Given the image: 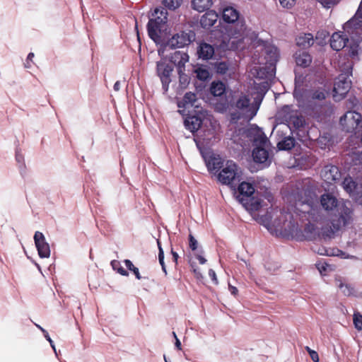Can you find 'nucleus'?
Wrapping results in <instances>:
<instances>
[{
  "label": "nucleus",
  "mask_w": 362,
  "mask_h": 362,
  "mask_svg": "<svg viewBox=\"0 0 362 362\" xmlns=\"http://www.w3.org/2000/svg\"><path fill=\"white\" fill-rule=\"evenodd\" d=\"M197 100V96L194 93H186L183 98L177 102V106L180 109L179 112L185 115V109H188L192 107H198V105L196 104Z\"/></svg>",
  "instance_id": "dca6fc26"
},
{
  "label": "nucleus",
  "mask_w": 362,
  "mask_h": 362,
  "mask_svg": "<svg viewBox=\"0 0 362 362\" xmlns=\"http://www.w3.org/2000/svg\"><path fill=\"white\" fill-rule=\"evenodd\" d=\"M339 250L337 251V252H334L332 250H327V249H322V251H318V253L322 255H327V256H335L339 255L338 254Z\"/></svg>",
  "instance_id": "c03bdc74"
},
{
  "label": "nucleus",
  "mask_w": 362,
  "mask_h": 362,
  "mask_svg": "<svg viewBox=\"0 0 362 362\" xmlns=\"http://www.w3.org/2000/svg\"><path fill=\"white\" fill-rule=\"evenodd\" d=\"M327 267V265L324 264H317V269H318L319 272H320V274H322L323 272L326 271Z\"/></svg>",
  "instance_id": "3c124183"
},
{
  "label": "nucleus",
  "mask_w": 362,
  "mask_h": 362,
  "mask_svg": "<svg viewBox=\"0 0 362 362\" xmlns=\"http://www.w3.org/2000/svg\"><path fill=\"white\" fill-rule=\"evenodd\" d=\"M45 338L47 339V340L49 342V344H50V345H51L52 348L53 349V350L54 351V352L57 354V351H56V349H55V346H54V342H53V341L51 339V338L49 337V336L48 333H46V334H45Z\"/></svg>",
  "instance_id": "8fccbe9b"
},
{
  "label": "nucleus",
  "mask_w": 362,
  "mask_h": 362,
  "mask_svg": "<svg viewBox=\"0 0 362 362\" xmlns=\"http://www.w3.org/2000/svg\"><path fill=\"white\" fill-rule=\"evenodd\" d=\"M346 203L347 202L339 204L338 211L339 218L337 221H332L333 228L336 230L349 223L350 221L351 220L352 210L346 204Z\"/></svg>",
  "instance_id": "f8f14e48"
},
{
  "label": "nucleus",
  "mask_w": 362,
  "mask_h": 362,
  "mask_svg": "<svg viewBox=\"0 0 362 362\" xmlns=\"http://www.w3.org/2000/svg\"><path fill=\"white\" fill-rule=\"evenodd\" d=\"M347 40V37H343L339 33H335L330 39V46L333 49L339 51L344 47Z\"/></svg>",
  "instance_id": "aec40b11"
},
{
  "label": "nucleus",
  "mask_w": 362,
  "mask_h": 362,
  "mask_svg": "<svg viewBox=\"0 0 362 362\" xmlns=\"http://www.w3.org/2000/svg\"><path fill=\"white\" fill-rule=\"evenodd\" d=\"M164 360H165V362H168L167 358H166V357H165V356H164Z\"/></svg>",
  "instance_id": "774afa93"
},
{
  "label": "nucleus",
  "mask_w": 362,
  "mask_h": 362,
  "mask_svg": "<svg viewBox=\"0 0 362 362\" xmlns=\"http://www.w3.org/2000/svg\"><path fill=\"white\" fill-rule=\"evenodd\" d=\"M264 52L268 55L270 71H266L264 67L255 66L250 70V74L257 78H270L274 76V64L277 61L279 52L276 47L267 46L264 47Z\"/></svg>",
  "instance_id": "6e6552de"
},
{
  "label": "nucleus",
  "mask_w": 362,
  "mask_h": 362,
  "mask_svg": "<svg viewBox=\"0 0 362 362\" xmlns=\"http://www.w3.org/2000/svg\"><path fill=\"white\" fill-rule=\"evenodd\" d=\"M296 112H295L293 110L291 106L289 105H285L278 112V115L279 117H281L282 119H284L286 122V116L285 115H294Z\"/></svg>",
  "instance_id": "473e14b6"
},
{
  "label": "nucleus",
  "mask_w": 362,
  "mask_h": 362,
  "mask_svg": "<svg viewBox=\"0 0 362 362\" xmlns=\"http://www.w3.org/2000/svg\"><path fill=\"white\" fill-rule=\"evenodd\" d=\"M34 241L39 256L41 258L49 257L51 253L49 245L46 241L45 235L41 232H35L34 235Z\"/></svg>",
  "instance_id": "4468645a"
},
{
  "label": "nucleus",
  "mask_w": 362,
  "mask_h": 362,
  "mask_svg": "<svg viewBox=\"0 0 362 362\" xmlns=\"http://www.w3.org/2000/svg\"><path fill=\"white\" fill-rule=\"evenodd\" d=\"M286 119V122L289 124H293L296 128H300L304 124V119L301 117H298L297 113L294 115H285Z\"/></svg>",
  "instance_id": "cd10ccee"
},
{
  "label": "nucleus",
  "mask_w": 362,
  "mask_h": 362,
  "mask_svg": "<svg viewBox=\"0 0 362 362\" xmlns=\"http://www.w3.org/2000/svg\"><path fill=\"white\" fill-rule=\"evenodd\" d=\"M310 356L314 362H319V356L315 351H310Z\"/></svg>",
  "instance_id": "09e8293b"
},
{
  "label": "nucleus",
  "mask_w": 362,
  "mask_h": 362,
  "mask_svg": "<svg viewBox=\"0 0 362 362\" xmlns=\"http://www.w3.org/2000/svg\"><path fill=\"white\" fill-rule=\"evenodd\" d=\"M112 268L115 270H117L118 273H119L122 276H127L128 272L119 266V262L118 261L114 260L111 262Z\"/></svg>",
  "instance_id": "4c0bfd02"
},
{
  "label": "nucleus",
  "mask_w": 362,
  "mask_h": 362,
  "mask_svg": "<svg viewBox=\"0 0 362 362\" xmlns=\"http://www.w3.org/2000/svg\"><path fill=\"white\" fill-rule=\"evenodd\" d=\"M147 28L149 37L156 43L163 42L167 35V24L158 23L157 20H149Z\"/></svg>",
  "instance_id": "9b49d317"
},
{
  "label": "nucleus",
  "mask_w": 362,
  "mask_h": 362,
  "mask_svg": "<svg viewBox=\"0 0 362 362\" xmlns=\"http://www.w3.org/2000/svg\"><path fill=\"white\" fill-rule=\"evenodd\" d=\"M197 258L198 259L200 264H204L206 263V259L200 254L196 255Z\"/></svg>",
  "instance_id": "603ef678"
},
{
  "label": "nucleus",
  "mask_w": 362,
  "mask_h": 362,
  "mask_svg": "<svg viewBox=\"0 0 362 362\" xmlns=\"http://www.w3.org/2000/svg\"><path fill=\"white\" fill-rule=\"evenodd\" d=\"M198 54L204 59H211L214 54V47L207 43H201L198 49Z\"/></svg>",
  "instance_id": "5701e85b"
},
{
  "label": "nucleus",
  "mask_w": 362,
  "mask_h": 362,
  "mask_svg": "<svg viewBox=\"0 0 362 362\" xmlns=\"http://www.w3.org/2000/svg\"><path fill=\"white\" fill-rule=\"evenodd\" d=\"M346 71L341 74L336 79L334 85V98L335 100H339L349 92L351 81L349 76L351 74V64L346 66Z\"/></svg>",
  "instance_id": "1a4fd4ad"
},
{
  "label": "nucleus",
  "mask_w": 362,
  "mask_h": 362,
  "mask_svg": "<svg viewBox=\"0 0 362 362\" xmlns=\"http://www.w3.org/2000/svg\"><path fill=\"white\" fill-rule=\"evenodd\" d=\"M294 57L296 64L303 67L308 66L312 62L310 55L305 51L296 52Z\"/></svg>",
  "instance_id": "4be33fe9"
},
{
  "label": "nucleus",
  "mask_w": 362,
  "mask_h": 362,
  "mask_svg": "<svg viewBox=\"0 0 362 362\" xmlns=\"http://www.w3.org/2000/svg\"><path fill=\"white\" fill-rule=\"evenodd\" d=\"M119 89H120V82L117 81L114 85V90L115 91H118V90H119Z\"/></svg>",
  "instance_id": "052dcab7"
},
{
  "label": "nucleus",
  "mask_w": 362,
  "mask_h": 362,
  "mask_svg": "<svg viewBox=\"0 0 362 362\" xmlns=\"http://www.w3.org/2000/svg\"><path fill=\"white\" fill-rule=\"evenodd\" d=\"M296 44L303 48L310 47L313 44V36L310 33H305L296 38Z\"/></svg>",
  "instance_id": "b1692460"
},
{
  "label": "nucleus",
  "mask_w": 362,
  "mask_h": 362,
  "mask_svg": "<svg viewBox=\"0 0 362 362\" xmlns=\"http://www.w3.org/2000/svg\"><path fill=\"white\" fill-rule=\"evenodd\" d=\"M195 40V34L193 31L189 30L188 33L186 32H180L178 33L175 34L172 36L170 39L168 40L166 44L161 47L158 49V54L162 58H165L167 54H165V50L167 47H170L171 49L180 48L183 47L186 45H188L191 42Z\"/></svg>",
  "instance_id": "0eeeda50"
},
{
  "label": "nucleus",
  "mask_w": 362,
  "mask_h": 362,
  "mask_svg": "<svg viewBox=\"0 0 362 362\" xmlns=\"http://www.w3.org/2000/svg\"><path fill=\"white\" fill-rule=\"evenodd\" d=\"M195 73L197 74V77L202 81H205L210 76L208 69L205 67H198L195 70Z\"/></svg>",
  "instance_id": "72a5a7b5"
},
{
  "label": "nucleus",
  "mask_w": 362,
  "mask_h": 362,
  "mask_svg": "<svg viewBox=\"0 0 362 362\" xmlns=\"http://www.w3.org/2000/svg\"><path fill=\"white\" fill-rule=\"evenodd\" d=\"M235 106L239 111L237 118L243 117L246 120H250L257 112L259 107L251 104L250 99L243 94L240 95L235 101Z\"/></svg>",
  "instance_id": "9d476101"
},
{
  "label": "nucleus",
  "mask_w": 362,
  "mask_h": 362,
  "mask_svg": "<svg viewBox=\"0 0 362 362\" xmlns=\"http://www.w3.org/2000/svg\"><path fill=\"white\" fill-rule=\"evenodd\" d=\"M194 272L195 276L197 279H202V275L201 272L199 270L194 269Z\"/></svg>",
  "instance_id": "bf43d9fd"
},
{
  "label": "nucleus",
  "mask_w": 362,
  "mask_h": 362,
  "mask_svg": "<svg viewBox=\"0 0 362 362\" xmlns=\"http://www.w3.org/2000/svg\"><path fill=\"white\" fill-rule=\"evenodd\" d=\"M246 134L256 146L252 151L254 161L259 163L267 162L269 158V153L266 149L268 140L264 132L258 127L252 125L247 130Z\"/></svg>",
  "instance_id": "20e7f679"
},
{
  "label": "nucleus",
  "mask_w": 362,
  "mask_h": 362,
  "mask_svg": "<svg viewBox=\"0 0 362 362\" xmlns=\"http://www.w3.org/2000/svg\"><path fill=\"white\" fill-rule=\"evenodd\" d=\"M255 218L272 233L294 235L300 230L298 221L290 213L275 211L265 215L258 214Z\"/></svg>",
  "instance_id": "f03ea898"
},
{
  "label": "nucleus",
  "mask_w": 362,
  "mask_h": 362,
  "mask_svg": "<svg viewBox=\"0 0 362 362\" xmlns=\"http://www.w3.org/2000/svg\"><path fill=\"white\" fill-rule=\"evenodd\" d=\"M218 20V14L214 11H210L206 12L201 18L200 23L202 27L209 28L213 26Z\"/></svg>",
  "instance_id": "412c9836"
},
{
  "label": "nucleus",
  "mask_w": 362,
  "mask_h": 362,
  "mask_svg": "<svg viewBox=\"0 0 362 362\" xmlns=\"http://www.w3.org/2000/svg\"><path fill=\"white\" fill-rule=\"evenodd\" d=\"M124 264H125V266L128 268V269L134 272V274H135L136 279H141V276H140V273H139V269L136 267L134 266V264H132V262L129 260V259H125L124 260Z\"/></svg>",
  "instance_id": "c9c22d12"
},
{
  "label": "nucleus",
  "mask_w": 362,
  "mask_h": 362,
  "mask_svg": "<svg viewBox=\"0 0 362 362\" xmlns=\"http://www.w3.org/2000/svg\"><path fill=\"white\" fill-rule=\"evenodd\" d=\"M294 145L295 141L291 137H287L278 144L279 149L281 150H290L294 146Z\"/></svg>",
  "instance_id": "2f4dec72"
},
{
  "label": "nucleus",
  "mask_w": 362,
  "mask_h": 362,
  "mask_svg": "<svg viewBox=\"0 0 362 362\" xmlns=\"http://www.w3.org/2000/svg\"><path fill=\"white\" fill-rule=\"evenodd\" d=\"M327 93L322 90H317L313 91L308 96L309 101H322L325 99Z\"/></svg>",
  "instance_id": "c756f323"
},
{
  "label": "nucleus",
  "mask_w": 362,
  "mask_h": 362,
  "mask_svg": "<svg viewBox=\"0 0 362 362\" xmlns=\"http://www.w3.org/2000/svg\"><path fill=\"white\" fill-rule=\"evenodd\" d=\"M228 69V66L226 62H219L216 64V70L217 73L223 74Z\"/></svg>",
  "instance_id": "ea45409f"
},
{
  "label": "nucleus",
  "mask_w": 362,
  "mask_h": 362,
  "mask_svg": "<svg viewBox=\"0 0 362 362\" xmlns=\"http://www.w3.org/2000/svg\"><path fill=\"white\" fill-rule=\"evenodd\" d=\"M175 345L177 349H179V350L182 349L181 342L178 338H176Z\"/></svg>",
  "instance_id": "13d9d810"
},
{
  "label": "nucleus",
  "mask_w": 362,
  "mask_h": 362,
  "mask_svg": "<svg viewBox=\"0 0 362 362\" xmlns=\"http://www.w3.org/2000/svg\"><path fill=\"white\" fill-rule=\"evenodd\" d=\"M212 5V0H192V8L199 11L203 12L209 9Z\"/></svg>",
  "instance_id": "393cba45"
},
{
  "label": "nucleus",
  "mask_w": 362,
  "mask_h": 362,
  "mask_svg": "<svg viewBox=\"0 0 362 362\" xmlns=\"http://www.w3.org/2000/svg\"><path fill=\"white\" fill-rule=\"evenodd\" d=\"M34 57V54L33 53H30L28 56V58H27V62H26V66L27 67H29L30 65V63H29V61H32L33 58Z\"/></svg>",
  "instance_id": "6e6d98bb"
},
{
  "label": "nucleus",
  "mask_w": 362,
  "mask_h": 362,
  "mask_svg": "<svg viewBox=\"0 0 362 362\" xmlns=\"http://www.w3.org/2000/svg\"><path fill=\"white\" fill-rule=\"evenodd\" d=\"M362 116L354 111L347 112L341 119V123L346 128V131L351 132L359 129L360 121Z\"/></svg>",
  "instance_id": "ddd939ff"
},
{
  "label": "nucleus",
  "mask_w": 362,
  "mask_h": 362,
  "mask_svg": "<svg viewBox=\"0 0 362 362\" xmlns=\"http://www.w3.org/2000/svg\"><path fill=\"white\" fill-rule=\"evenodd\" d=\"M339 287L345 296H350L351 294V289L347 285L341 283Z\"/></svg>",
  "instance_id": "a18cd8bd"
},
{
  "label": "nucleus",
  "mask_w": 362,
  "mask_h": 362,
  "mask_svg": "<svg viewBox=\"0 0 362 362\" xmlns=\"http://www.w3.org/2000/svg\"><path fill=\"white\" fill-rule=\"evenodd\" d=\"M342 185L344 189L349 194L353 193L356 187V183L350 177L344 178Z\"/></svg>",
  "instance_id": "7c9ffc66"
},
{
  "label": "nucleus",
  "mask_w": 362,
  "mask_h": 362,
  "mask_svg": "<svg viewBox=\"0 0 362 362\" xmlns=\"http://www.w3.org/2000/svg\"><path fill=\"white\" fill-rule=\"evenodd\" d=\"M319 1L324 7L330 8L332 6L337 4L338 0H317Z\"/></svg>",
  "instance_id": "37998d69"
},
{
  "label": "nucleus",
  "mask_w": 362,
  "mask_h": 362,
  "mask_svg": "<svg viewBox=\"0 0 362 362\" xmlns=\"http://www.w3.org/2000/svg\"><path fill=\"white\" fill-rule=\"evenodd\" d=\"M237 199L247 211L251 213L263 211L262 208L264 205L262 204V200L252 196L255 192L252 185L243 182L239 185Z\"/></svg>",
  "instance_id": "423d86ee"
},
{
  "label": "nucleus",
  "mask_w": 362,
  "mask_h": 362,
  "mask_svg": "<svg viewBox=\"0 0 362 362\" xmlns=\"http://www.w3.org/2000/svg\"><path fill=\"white\" fill-rule=\"evenodd\" d=\"M167 15H168V12L165 8H156L154 10V13L153 14V16H154L155 17H154V18H151V20H157L158 23L166 24Z\"/></svg>",
  "instance_id": "bb28decb"
},
{
  "label": "nucleus",
  "mask_w": 362,
  "mask_h": 362,
  "mask_svg": "<svg viewBox=\"0 0 362 362\" xmlns=\"http://www.w3.org/2000/svg\"><path fill=\"white\" fill-rule=\"evenodd\" d=\"M180 75V81L182 84H184V85H186L188 83V78L187 76V75H185L184 74V71H182V73L179 74Z\"/></svg>",
  "instance_id": "49530a36"
},
{
  "label": "nucleus",
  "mask_w": 362,
  "mask_h": 362,
  "mask_svg": "<svg viewBox=\"0 0 362 362\" xmlns=\"http://www.w3.org/2000/svg\"><path fill=\"white\" fill-rule=\"evenodd\" d=\"M226 90V87L222 82H213L211 86V93L215 96L221 95Z\"/></svg>",
  "instance_id": "c85d7f7f"
},
{
  "label": "nucleus",
  "mask_w": 362,
  "mask_h": 362,
  "mask_svg": "<svg viewBox=\"0 0 362 362\" xmlns=\"http://www.w3.org/2000/svg\"><path fill=\"white\" fill-rule=\"evenodd\" d=\"M40 330L45 334L47 332V331L45 329H44L42 327H41L40 326H37Z\"/></svg>",
  "instance_id": "0e129e2a"
},
{
  "label": "nucleus",
  "mask_w": 362,
  "mask_h": 362,
  "mask_svg": "<svg viewBox=\"0 0 362 362\" xmlns=\"http://www.w3.org/2000/svg\"><path fill=\"white\" fill-rule=\"evenodd\" d=\"M209 276L211 278L212 281L214 282L215 284H218L216 274L213 269H209Z\"/></svg>",
  "instance_id": "de8ad7c7"
},
{
  "label": "nucleus",
  "mask_w": 362,
  "mask_h": 362,
  "mask_svg": "<svg viewBox=\"0 0 362 362\" xmlns=\"http://www.w3.org/2000/svg\"><path fill=\"white\" fill-rule=\"evenodd\" d=\"M229 290L231 292V293L234 296H235L238 293V289L231 285H229Z\"/></svg>",
  "instance_id": "4d7b16f0"
},
{
  "label": "nucleus",
  "mask_w": 362,
  "mask_h": 362,
  "mask_svg": "<svg viewBox=\"0 0 362 362\" xmlns=\"http://www.w3.org/2000/svg\"><path fill=\"white\" fill-rule=\"evenodd\" d=\"M157 244H158V249H159V254H158L159 262H160V265L162 267L163 271L165 274H167V271H166L165 266V264H164V253H163V249L161 247V245H160L159 240H157Z\"/></svg>",
  "instance_id": "e433bc0d"
},
{
  "label": "nucleus",
  "mask_w": 362,
  "mask_h": 362,
  "mask_svg": "<svg viewBox=\"0 0 362 362\" xmlns=\"http://www.w3.org/2000/svg\"><path fill=\"white\" fill-rule=\"evenodd\" d=\"M172 254H173V258H174L175 261H177V259L178 258L177 253L175 252L172 251Z\"/></svg>",
  "instance_id": "680f3d73"
},
{
  "label": "nucleus",
  "mask_w": 362,
  "mask_h": 362,
  "mask_svg": "<svg viewBox=\"0 0 362 362\" xmlns=\"http://www.w3.org/2000/svg\"><path fill=\"white\" fill-rule=\"evenodd\" d=\"M354 324L355 327L358 329H362V315L359 313H355L354 315Z\"/></svg>",
  "instance_id": "58836bf2"
},
{
  "label": "nucleus",
  "mask_w": 362,
  "mask_h": 362,
  "mask_svg": "<svg viewBox=\"0 0 362 362\" xmlns=\"http://www.w3.org/2000/svg\"><path fill=\"white\" fill-rule=\"evenodd\" d=\"M296 0H279L281 6L286 8H291L296 4Z\"/></svg>",
  "instance_id": "a19ab883"
},
{
  "label": "nucleus",
  "mask_w": 362,
  "mask_h": 362,
  "mask_svg": "<svg viewBox=\"0 0 362 362\" xmlns=\"http://www.w3.org/2000/svg\"><path fill=\"white\" fill-rule=\"evenodd\" d=\"M361 128L362 129V119H361L360 121V126H359V129Z\"/></svg>",
  "instance_id": "338daca9"
},
{
  "label": "nucleus",
  "mask_w": 362,
  "mask_h": 362,
  "mask_svg": "<svg viewBox=\"0 0 362 362\" xmlns=\"http://www.w3.org/2000/svg\"><path fill=\"white\" fill-rule=\"evenodd\" d=\"M320 204L322 207L327 211H332L336 207H339L337 199L330 194H322L320 197Z\"/></svg>",
  "instance_id": "6ab92c4d"
},
{
  "label": "nucleus",
  "mask_w": 362,
  "mask_h": 362,
  "mask_svg": "<svg viewBox=\"0 0 362 362\" xmlns=\"http://www.w3.org/2000/svg\"><path fill=\"white\" fill-rule=\"evenodd\" d=\"M341 174L337 167L326 166L321 172V177L327 183H331L340 178Z\"/></svg>",
  "instance_id": "a211bd4d"
},
{
  "label": "nucleus",
  "mask_w": 362,
  "mask_h": 362,
  "mask_svg": "<svg viewBox=\"0 0 362 362\" xmlns=\"http://www.w3.org/2000/svg\"><path fill=\"white\" fill-rule=\"evenodd\" d=\"M189 246L193 251L198 247V242L192 234L189 235Z\"/></svg>",
  "instance_id": "79ce46f5"
},
{
  "label": "nucleus",
  "mask_w": 362,
  "mask_h": 362,
  "mask_svg": "<svg viewBox=\"0 0 362 362\" xmlns=\"http://www.w3.org/2000/svg\"><path fill=\"white\" fill-rule=\"evenodd\" d=\"M358 47L355 46L354 47L351 48L349 53L351 56L354 57L358 54Z\"/></svg>",
  "instance_id": "5fc2aeb1"
},
{
  "label": "nucleus",
  "mask_w": 362,
  "mask_h": 362,
  "mask_svg": "<svg viewBox=\"0 0 362 362\" xmlns=\"http://www.w3.org/2000/svg\"><path fill=\"white\" fill-rule=\"evenodd\" d=\"M173 70V67L164 62H158L157 63V73L165 90H168V85L170 82V74Z\"/></svg>",
  "instance_id": "2eb2a0df"
},
{
  "label": "nucleus",
  "mask_w": 362,
  "mask_h": 362,
  "mask_svg": "<svg viewBox=\"0 0 362 362\" xmlns=\"http://www.w3.org/2000/svg\"><path fill=\"white\" fill-rule=\"evenodd\" d=\"M173 337H174L175 339L176 340V338H177V337L175 332H173Z\"/></svg>",
  "instance_id": "69168bd1"
},
{
  "label": "nucleus",
  "mask_w": 362,
  "mask_h": 362,
  "mask_svg": "<svg viewBox=\"0 0 362 362\" xmlns=\"http://www.w3.org/2000/svg\"><path fill=\"white\" fill-rule=\"evenodd\" d=\"M329 35L327 31H322L320 33H317V38L322 37V38H326Z\"/></svg>",
  "instance_id": "864d4df0"
},
{
  "label": "nucleus",
  "mask_w": 362,
  "mask_h": 362,
  "mask_svg": "<svg viewBox=\"0 0 362 362\" xmlns=\"http://www.w3.org/2000/svg\"><path fill=\"white\" fill-rule=\"evenodd\" d=\"M222 19L229 24L223 40V48L237 49L242 48L245 39L249 38L254 45H261L263 41L258 40L254 32L247 30L239 11L233 6H226L222 11Z\"/></svg>",
  "instance_id": "f257e3e1"
},
{
  "label": "nucleus",
  "mask_w": 362,
  "mask_h": 362,
  "mask_svg": "<svg viewBox=\"0 0 362 362\" xmlns=\"http://www.w3.org/2000/svg\"><path fill=\"white\" fill-rule=\"evenodd\" d=\"M288 199L294 202L296 209L307 217L309 221H318L320 218L319 210L317 208V196L307 189H301L292 194Z\"/></svg>",
  "instance_id": "7ed1b4c3"
},
{
  "label": "nucleus",
  "mask_w": 362,
  "mask_h": 362,
  "mask_svg": "<svg viewBox=\"0 0 362 362\" xmlns=\"http://www.w3.org/2000/svg\"><path fill=\"white\" fill-rule=\"evenodd\" d=\"M170 60L173 63L180 74L185 71V65L189 61V56L186 52L176 51L170 56Z\"/></svg>",
  "instance_id": "f3484780"
},
{
  "label": "nucleus",
  "mask_w": 362,
  "mask_h": 362,
  "mask_svg": "<svg viewBox=\"0 0 362 362\" xmlns=\"http://www.w3.org/2000/svg\"><path fill=\"white\" fill-rule=\"evenodd\" d=\"M202 124V121L197 117H189L185 120V125L191 132L197 130Z\"/></svg>",
  "instance_id": "a878e982"
},
{
  "label": "nucleus",
  "mask_w": 362,
  "mask_h": 362,
  "mask_svg": "<svg viewBox=\"0 0 362 362\" xmlns=\"http://www.w3.org/2000/svg\"><path fill=\"white\" fill-rule=\"evenodd\" d=\"M208 165L210 170L223 168L218 175V180L223 184L232 185L235 181H240V170L232 160H227L225 165H221L220 158H213Z\"/></svg>",
  "instance_id": "39448f33"
},
{
  "label": "nucleus",
  "mask_w": 362,
  "mask_h": 362,
  "mask_svg": "<svg viewBox=\"0 0 362 362\" xmlns=\"http://www.w3.org/2000/svg\"><path fill=\"white\" fill-rule=\"evenodd\" d=\"M306 351L308 352L309 355L310 354V351H313L314 350H312L310 347L306 346L305 347Z\"/></svg>",
  "instance_id": "e2e57ef3"
},
{
  "label": "nucleus",
  "mask_w": 362,
  "mask_h": 362,
  "mask_svg": "<svg viewBox=\"0 0 362 362\" xmlns=\"http://www.w3.org/2000/svg\"><path fill=\"white\" fill-rule=\"evenodd\" d=\"M163 5L171 10H175L180 6L182 0H162Z\"/></svg>",
  "instance_id": "f704fd0d"
}]
</instances>
